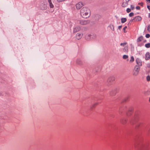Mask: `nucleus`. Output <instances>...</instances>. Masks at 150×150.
I'll return each instance as SVG.
<instances>
[{"mask_svg": "<svg viewBox=\"0 0 150 150\" xmlns=\"http://www.w3.org/2000/svg\"><path fill=\"white\" fill-rule=\"evenodd\" d=\"M91 14L90 10L87 7H84L80 11V15L84 18H88L90 16Z\"/></svg>", "mask_w": 150, "mask_h": 150, "instance_id": "f257e3e1", "label": "nucleus"}, {"mask_svg": "<svg viewBox=\"0 0 150 150\" xmlns=\"http://www.w3.org/2000/svg\"><path fill=\"white\" fill-rule=\"evenodd\" d=\"M96 35L93 34H87L85 36V39L87 40H90L95 38Z\"/></svg>", "mask_w": 150, "mask_h": 150, "instance_id": "f03ea898", "label": "nucleus"}, {"mask_svg": "<svg viewBox=\"0 0 150 150\" xmlns=\"http://www.w3.org/2000/svg\"><path fill=\"white\" fill-rule=\"evenodd\" d=\"M140 70V67L136 65L135 66L134 70H133V74L134 76H137Z\"/></svg>", "mask_w": 150, "mask_h": 150, "instance_id": "7ed1b4c3", "label": "nucleus"}, {"mask_svg": "<svg viewBox=\"0 0 150 150\" xmlns=\"http://www.w3.org/2000/svg\"><path fill=\"white\" fill-rule=\"evenodd\" d=\"M149 149L148 146L144 145L140 146L138 150H149Z\"/></svg>", "mask_w": 150, "mask_h": 150, "instance_id": "20e7f679", "label": "nucleus"}, {"mask_svg": "<svg viewBox=\"0 0 150 150\" xmlns=\"http://www.w3.org/2000/svg\"><path fill=\"white\" fill-rule=\"evenodd\" d=\"M83 5H84L81 2H79L76 4V8L78 9H79Z\"/></svg>", "mask_w": 150, "mask_h": 150, "instance_id": "39448f33", "label": "nucleus"}, {"mask_svg": "<svg viewBox=\"0 0 150 150\" xmlns=\"http://www.w3.org/2000/svg\"><path fill=\"white\" fill-rule=\"evenodd\" d=\"M89 21L87 20H82L79 21V23L81 25H85L88 24Z\"/></svg>", "mask_w": 150, "mask_h": 150, "instance_id": "423d86ee", "label": "nucleus"}, {"mask_svg": "<svg viewBox=\"0 0 150 150\" xmlns=\"http://www.w3.org/2000/svg\"><path fill=\"white\" fill-rule=\"evenodd\" d=\"M127 121V118H122L120 120V122L121 124L124 125L126 123Z\"/></svg>", "mask_w": 150, "mask_h": 150, "instance_id": "0eeeda50", "label": "nucleus"}, {"mask_svg": "<svg viewBox=\"0 0 150 150\" xmlns=\"http://www.w3.org/2000/svg\"><path fill=\"white\" fill-rule=\"evenodd\" d=\"M137 64L139 66H142V62L140 59L137 58L136 60Z\"/></svg>", "mask_w": 150, "mask_h": 150, "instance_id": "6e6552de", "label": "nucleus"}, {"mask_svg": "<svg viewBox=\"0 0 150 150\" xmlns=\"http://www.w3.org/2000/svg\"><path fill=\"white\" fill-rule=\"evenodd\" d=\"M81 30V28L80 26H77L74 28L73 30L74 33H76L80 31Z\"/></svg>", "mask_w": 150, "mask_h": 150, "instance_id": "1a4fd4ad", "label": "nucleus"}, {"mask_svg": "<svg viewBox=\"0 0 150 150\" xmlns=\"http://www.w3.org/2000/svg\"><path fill=\"white\" fill-rule=\"evenodd\" d=\"M41 9L42 10H45L47 8V4H42L40 6Z\"/></svg>", "mask_w": 150, "mask_h": 150, "instance_id": "9d476101", "label": "nucleus"}, {"mask_svg": "<svg viewBox=\"0 0 150 150\" xmlns=\"http://www.w3.org/2000/svg\"><path fill=\"white\" fill-rule=\"evenodd\" d=\"M142 18L140 16H137L134 18V21H141Z\"/></svg>", "mask_w": 150, "mask_h": 150, "instance_id": "9b49d317", "label": "nucleus"}, {"mask_svg": "<svg viewBox=\"0 0 150 150\" xmlns=\"http://www.w3.org/2000/svg\"><path fill=\"white\" fill-rule=\"evenodd\" d=\"M83 36V34L77 33L76 35V38L78 40L80 39Z\"/></svg>", "mask_w": 150, "mask_h": 150, "instance_id": "f8f14e48", "label": "nucleus"}, {"mask_svg": "<svg viewBox=\"0 0 150 150\" xmlns=\"http://www.w3.org/2000/svg\"><path fill=\"white\" fill-rule=\"evenodd\" d=\"M117 92L116 90H113L111 91L110 93V94L112 96H114L116 93Z\"/></svg>", "mask_w": 150, "mask_h": 150, "instance_id": "ddd939ff", "label": "nucleus"}, {"mask_svg": "<svg viewBox=\"0 0 150 150\" xmlns=\"http://www.w3.org/2000/svg\"><path fill=\"white\" fill-rule=\"evenodd\" d=\"M150 58V54L147 52L145 54V59L146 60H148Z\"/></svg>", "mask_w": 150, "mask_h": 150, "instance_id": "4468645a", "label": "nucleus"}, {"mask_svg": "<svg viewBox=\"0 0 150 150\" xmlns=\"http://www.w3.org/2000/svg\"><path fill=\"white\" fill-rule=\"evenodd\" d=\"M129 1H126L125 2H123L122 6L123 7H127L128 5V2Z\"/></svg>", "mask_w": 150, "mask_h": 150, "instance_id": "2eb2a0df", "label": "nucleus"}, {"mask_svg": "<svg viewBox=\"0 0 150 150\" xmlns=\"http://www.w3.org/2000/svg\"><path fill=\"white\" fill-rule=\"evenodd\" d=\"M115 80V78L113 76H111L109 77L108 79V81L109 82H111Z\"/></svg>", "mask_w": 150, "mask_h": 150, "instance_id": "dca6fc26", "label": "nucleus"}, {"mask_svg": "<svg viewBox=\"0 0 150 150\" xmlns=\"http://www.w3.org/2000/svg\"><path fill=\"white\" fill-rule=\"evenodd\" d=\"M143 38L142 36H140L137 40L138 42H140L143 40Z\"/></svg>", "mask_w": 150, "mask_h": 150, "instance_id": "f3484780", "label": "nucleus"}, {"mask_svg": "<svg viewBox=\"0 0 150 150\" xmlns=\"http://www.w3.org/2000/svg\"><path fill=\"white\" fill-rule=\"evenodd\" d=\"M48 1L50 7L52 8H53L54 7V6L52 3L51 0H48Z\"/></svg>", "mask_w": 150, "mask_h": 150, "instance_id": "a211bd4d", "label": "nucleus"}, {"mask_svg": "<svg viewBox=\"0 0 150 150\" xmlns=\"http://www.w3.org/2000/svg\"><path fill=\"white\" fill-rule=\"evenodd\" d=\"M108 27H109L112 30H114V27L113 25L110 24L109 25Z\"/></svg>", "mask_w": 150, "mask_h": 150, "instance_id": "6ab92c4d", "label": "nucleus"}, {"mask_svg": "<svg viewBox=\"0 0 150 150\" xmlns=\"http://www.w3.org/2000/svg\"><path fill=\"white\" fill-rule=\"evenodd\" d=\"M128 50V47L127 46H125L124 47L123 51L125 52H127Z\"/></svg>", "mask_w": 150, "mask_h": 150, "instance_id": "aec40b11", "label": "nucleus"}, {"mask_svg": "<svg viewBox=\"0 0 150 150\" xmlns=\"http://www.w3.org/2000/svg\"><path fill=\"white\" fill-rule=\"evenodd\" d=\"M127 21V19L126 18H122L121 19V22L122 23H124Z\"/></svg>", "mask_w": 150, "mask_h": 150, "instance_id": "412c9836", "label": "nucleus"}, {"mask_svg": "<svg viewBox=\"0 0 150 150\" xmlns=\"http://www.w3.org/2000/svg\"><path fill=\"white\" fill-rule=\"evenodd\" d=\"M132 109H131V110H129V112L127 113V115L128 116L132 114L131 112L132 111Z\"/></svg>", "mask_w": 150, "mask_h": 150, "instance_id": "4be33fe9", "label": "nucleus"}, {"mask_svg": "<svg viewBox=\"0 0 150 150\" xmlns=\"http://www.w3.org/2000/svg\"><path fill=\"white\" fill-rule=\"evenodd\" d=\"M98 103H95L93 104L91 108H94L96 106H97L98 105Z\"/></svg>", "mask_w": 150, "mask_h": 150, "instance_id": "5701e85b", "label": "nucleus"}, {"mask_svg": "<svg viewBox=\"0 0 150 150\" xmlns=\"http://www.w3.org/2000/svg\"><path fill=\"white\" fill-rule=\"evenodd\" d=\"M134 61V58L133 56H132L131 57V59L129 60L130 63H132Z\"/></svg>", "mask_w": 150, "mask_h": 150, "instance_id": "b1692460", "label": "nucleus"}, {"mask_svg": "<svg viewBox=\"0 0 150 150\" xmlns=\"http://www.w3.org/2000/svg\"><path fill=\"white\" fill-rule=\"evenodd\" d=\"M76 63L79 64L81 65L82 64V62L80 60H78L76 61Z\"/></svg>", "mask_w": 150, "mask_h": 150, "instance_id": "393cba45", "label": "nucleus"}, {"mask_svg": "<svg viewBox=\"0 0 150 150\" xmlns=\"http://www.w3.org/2000/svg\"><path fill=\"white\" fill-rule=\"evenodd\" d=\"M122 57L123 59H128V56L127 55H123Z\"/></svg>", "mask_w": 150, "mask_h": 150, "instance_id": "a878e982", "label": "nucleus"}, {"mask_svg": "<svg viewBox=\"0 0 150 150\" xmlns=\"http://www.w3.org/2000/svg\"><path fill=\"white\" fill-rule=\"evenodd\" d=\"M145 46L146 48H149L150 47V43H149L146 44L145 45Z\"/></svg>", "mask_w": 150, "mask_h": 150, "instance_id": "bb28decb", "label": "nucleus"}, {"mask_svg": "<svg viewBox=\"0 0 150 150\" xmlns=\"http://www.w3.org/2000/svg\"><path fill=\"white\" fill-rule=\"evenodd\" d=\"M127 42H124L123 43H121L120 44V45L122 46L125 47V46L126 45Z\"/></svg>", "mask_w": 150, "mask_h": 150, "instance_id": "cd10ccee", "label": "nucleus"}, {"mask_svg": "<svg viewBox=\"0 0 150 150\" xmlns=\"http://www.w3.org/2000/svg\"><path fill=\"white\" fill-rule=\"evenodd\" d=\"M127 26H125L124 28H123V30L124 31V33L127 32V31L126 30V29L127 28Z\"/></svg>", "mask_w": 150, "mask_h": 150, "instance_id": "c85d7f7f", "label": "nucleus"}, {"mask_svg": "<svg viewBox=\"0 0 150 150\" xmlns=\"http://www.w3.org/2000/svg\"><path fill=\"white\" fill-rule=\"evenodd\" d=\"M146 79L147 81H149L150 80V77L149 76H148L146 77Z\"/></svg>", "mask_w": 150, "mask_h": 150, "instance_id": "c756f323", "label": "nucleus"}, {"mask_svg": "<svg viewBox=\"0 0 150 150\" xmlns=\"http://www.w3.org/2000/svg\"><path fill=\"white\" fill-rule=\"evenodd\" d=\"M126 11L127 13H129L131 11V10L129 8H127V9Z\"/></svg>", "mask_w": 150, "mask_h": 150, "instance_id": "7c9ffc66", "label": "nucleus"}, {"mask_svg": "<svg viewBox=\"0 0 150 150\" xmlns=\"http://www.w3.org/2000/svg\"><path fill=\"white\" fill-rule=\"evenodd\" d=\"M134 13H130L129 14V16H130V17H132V16H134Z\"/></svg>", "mask_w": 150, "mask_h": 150, "instance_id": "2f4dec72", "label": "nucleus"}, {"mask_svg": "<svg viewBox=\"0 0 150 150\" xmlns=\"http://www.w3.org/2000/svg\"><path fill=\"white\" fill-rule=\"evenodd\" d=\"M150 37V35L149 34H146V37L147 38H149Z\"/></svg>", "mask_w": 150, "mask_h": 150, "instance_id": "473e14b6", "label": "nucleus"}, {"mask_svg": "<svg viewBox=\"0 0 150 150\" xmlns=\"http://www.w3.org/2000/svg\"><path fill=\"white\" fill-rule=\"evenodd\" d=\"M147 67L150 68V63H148L147 64Z\"/></svg>", "mask_w": 150, "mask_h": 150, "instance_id": "72a5a7b5", "label": "nucleus"}, {"mask_svg": "<svg viewBox=\"0 0 150 150\" xmlns=\"http://www.w3.org/2000/svg\"><path fill=\"white\" fill-rule=\"evenodd\" d=\"M147 30L149 31L150 32V25L148 26Z\"/></svg>", "mask_w": 150, "mask_h": 150, "instance_id": "f704fd0d", "label": "nucleus"}, {"mask_svg": "<svg viewBox=\"0 0 150 150\" xmlns=\"http://www.w3.org/2000/svg\"><path fill=\"white\" fill-rule=\"evenodd\" d=\"M133 21H134V18L133 19H131V20L130 21H129V23H131L132 22H133Z\"/></svg>", "mask_w": 150, "mask_h": 150, "instance_id": "c9c22d12", "label": "nucleus"}, {"mask_svg": "<svg viewBox=\"0 0 150 150\" xmlns=\"http://www.w3.org/2000/svg\"><path fill=\"white\" fill-rule=\"evenodd\" d=\"M131 8L132 9V10H133L134 9V6L132 5H131Z\"/></svg>", "mask_w": 150, "mask_h": 150, "instance_id": "e433bc0d", "label": "nucleus"}, {"mask_svg": "<svg viewBox=\"0 0 150 150\" xmlns=\"http://www.w3.org/2000/svg\"><path fill=\"white\" fill-rule=\"evenodd\" d=\"M136 8L137 10H139L140 9V8L139 6H137L136 7Z\"/></svg>", "mask_w": 150, "mask_h": 150, "instance_id": "4c0bfd02", "label": "nucleus"}, {"mask_svg": "<svg viewBox=\"0 0 150 150\" xmlns=\"http://www.w3.org/2000/svg\"><path fill=\"white\" fill-rule=\"evenodd\" d=\"M138 4L140 5L141 6H143V3L142 2L141 3H139Z\"/></svg>", "mask_w": 150, "mask_h": 150, "instance_id": "58836bf2", "label": "nucleus"}, {"mask_svg": "<svg viewBox=\"0 0 150 150\" xmlns=\"http://www.w3.org/2000/svg\"><path fill=\"white\" fill-rule=\"evenodd\" d=\"M122 26H121V25L119 26L118 29H120L122 28Z\"/></svg>", "mask_w": 150, "mask_h": 150, "instance_id": "ea45409f", "label": "nucleus"}, {"mask_svg": "<svg viewBox=\"0 0 150 150\" xmlns=\"http://www.w3.org/2000/svg\"><path fill=\"white\" fill-rule=\"evenodd\" d=\"M119 113H120V114H121V113H122V111H121V110L120 109L119 111Z\"/></svg>", "mask_w": 150, "mask_h": 150, "instance_id": "a19ab883", "label": "nucleus"}, {"mask_svg": "<svg viewBox=\"0 0 150 150\" xmlns=\"http://www.w3.org/2000/svg\"><path fill=\"white\" fill-rule=\"evenodd\" d=\"M147 8L149 10H150V6H147Z\"/></svg>", "mask_w": 150, "mask_h": 150, "instance_id": "79ce46f5", "label": "nucleus"}, {"mask_svg": "<svg viewBox=\"0 0 150 150\" xmlns=\"http://www.w3.org/2000/svg\"><path fill=\"white\" fill-rule=\"evenodd\" d=\"M146 1L149 2L150 3V0H146Z\"/></svg>", "mask_w": 150, "mask_h": 150, "instance_id": "37998d69", "label": "nucleus"}, {"mask_svg": "<svg viewBox=\"0 0 150 150\" xmlns=\"http://www.w3.org/2000/svg\"><path fill=\"white\" fill-rule=\"evenodd\" d=\"M130 0H125L126 1H129Z\"/></svg>", "mask_w": 150, "mask_h": 150, "instance_id": "c03bdc74", "label": "nucleus"}, {"mask_svg": "<svg viewBox=\"0 0 150 150\" xmlns=\"http://www.w3.org/2000/svg\"><path fill=\"white\" fill-rule=\"evenodd\" d=\"M130 122H131V124H134V123L133 122H131V121Z\"/></svg>", "mask_w": 150, "mask_h": 150, "instance_id": "a18cd8bd", "label": "nucleus"}, {"mask_svg": "<svg viewBox=\"0 0 150 150\" xmlns=\"http://www.w3.org/2000/svg\"><path fill=\"white\" fill-rule=\"evenodd\" d=\"M149 17L150 18V13H149Z\"/></svg>", "mask_w": 150, "mask_h": 150, "instance_id": "49530a36", "label": "nucleus"}, {"mask_svg": "<svg viewBox=\"0 0 150 150\" xmlns=\"http://www.w3.org/2000/svg\"><path fill=\"white\" fill-rule=\"evenodd\" d=\"M149 101L150 102V97L149 98Z\"/></svg>", "mask_w": 150, "mask_h": 150, "instance_id": "de8ad7c7", "label": "nucleus"}]
</instances>
